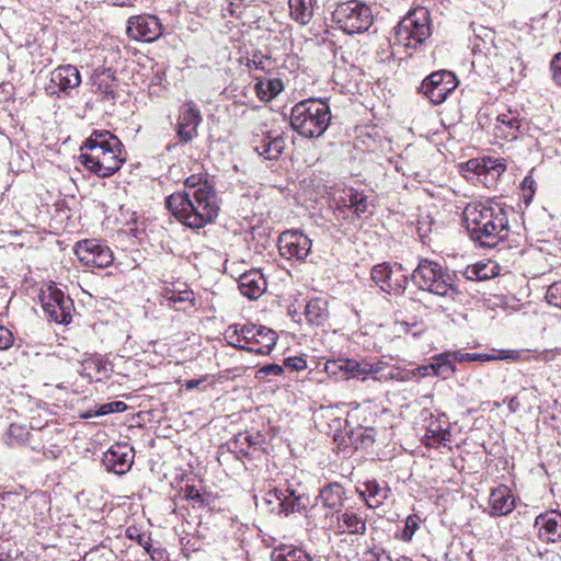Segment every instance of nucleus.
<instances>
[{
    "label": "nucleus",
    "instance_id": "nucleus-1",
    "mask_svg": "<svg viewBox=\"0 0 561 561\" xmlns=\"http://www.w3.org/2000/svg\"><path fill=\"white\" fill-rule=\"evenodd\" d=\"M187 192H176L165 199V206L184 226L201 229L218 216L220 206L214 181L205 174L185 180Z\"/></svg>",
    "mask_w": 561,
    "mask_h": 561
},
{
    "label": "nucleus",
    "instance_id": "nucleus-2",
    "mask_svg": "<svg viewBox=\"0 0 561 561\" xmlns=\"http://www.w3.org/2000/svg\"><path fill=\"white\" fill-rule=\"evenodd\" d=\"M462 215L471 239L483 247H494L507 237V210L500 204L470 203Z\"/></svg>",
    "mask_w": 561,
    "mask_h": 561
},
{
    "label": "nucleus",
    "instance_id": "nucleus-3",
    "mask_svg": "<svg viewBox=\"0 0 561 561\" xmlns=\"http://www.w3.org/2000/svg\"><path fill=\"white\" fill-rule=\"evenodd\" d=\"M79 159L89 171L100 178L117 172L125 161L123 144L108 130H94L80 148Z\"/></svg>",
    "mask_w": 561,
    "mask_h": 561
},
{
    "label": "nucleus",
    "instance_id": "nucleus-4",
    "mask_svg": "<svg viewBox=\"0 0 561 561\" xmlns=\"http://www.w3.org/2000/svg\"><path fill=\"white\" fill-rule=\"evenodd\" d=\"M330 106L319 99H307L295 104L290 112V125L306 138L320 137L331 122Z\"/></svg>",
    "mask_w": 561,
    "mask_h": 561
},
{
    "label": "nucleus",
    "instance_id": "nucleus-5",
    "mask_svg": "<svg viewBox=\"0 0 561 561\" xmlns=\"http://www.w3.org/2000/svg\"><path fill=\"white\" fill-rule=\"evenodd\" d=\"M431 34L428 11L425 8H417L398 23L389 42L392 47L416 49Z\"/></svg>",
    "mask_w": 561,
    "mask_h": 561
},
{
    "label": "nucleus",
    "instance_id": "nucleus-6",
    "mask_svg": "<svg viewBox=\"0 0 561 561\" xmlns=\"http://www.w3.org/2000/svg\"><path fill=\"white\" fill-rule=\"evenodd\" d=\"M332 21L347 34L368 31L373 24L371 9L358 0H350L336 4L332 12Z\"/></svg>",
    "mask_w": 561,
    "mask_h": 561
},
{
    "label": "nucleus",
    "instance_id": "nucleus-7",
    "mask_svg": "<svg viewBox=\"0 0 561 561\" xmlns=\"http://www.w3.org/2000/svg\"><path fill=\"white\" fill-rule=\"evenodd\" d=\"M413 283L422 290L437 296H447L454 291L453 277L440 264L422 259L412 273Z\"/></svg>",
    "mask_w": 561,
    "mask_h": 561
},
{
    "label": "nucleus",
    "instance_id": "nucleus-8",
    "mask_svg": "<svg viewBox=\"0 0 561 561\" xmlns=\"http://www.w3.org/2000/svg\"><path fill=\"white\" fill-rule=\"evenodd\" d=\"M371 279L389 295H402L408 284V276L401 264L383 262L375 265L370 272Z\"/></svg>",
    "mask_w": 561,
    "mask_h": 561
},
{
    "label": "nucleus",
    "instance_id": "nucleus-9",
    "mask_svg": "<svg viewBox=\"0 0 561 561\" xmlns=\"http://www.w3.org/2000/svg\"><path fill=\"white\" fill-rule=\"evenodd\" d=\"M75 253L78 260L88 267L105 268L114 261L112 250L94 239L77 242Z\"/></svg>",
    "mask_w": 561,
    "mask_h": 561
},
{
    "label": "nucleus",
    "instance_id": "nucleus-10",
    "mask_svg": "<svg viewBox=\"0 0 561 561\" xmlns=\"http://www.w3.org/2000/svg\"><path fill=\"white\" fill-rule=\"evenodd\" d=\"M456 76L447 70L430 75L421 84V92L433 103H443L449 93L457 88Z\"/></svg>",
    "mask_w": 561,
    "mask_h": 561
},
{
    "label": "nucleus",
    "instance_id": "nucleus-11",
    "mask_svg": "<svg viewBox=\"0 0 561 561\" xmlns=\"http://www.w3.org/2000/svg\"><path fill=\"white\" fill-rule=\"evenodd\" d=\"M41 301L45 312L53 321L59 324L70 322L73 302L60 289L49 286L42 293Z\"/></svg>",
    "mask_w": 561,
    "mask_h": 561
},
{
    "label": "nucleus",
    "instance_id": "nucleus-12",
    "mask_svg": "<svg viewBox=\"0 0 561 561\" xmlns=\"http://www.w3.org/2000/svg\"><path fill=\"white\" fill-rule=\"evenodd\" d=\"M81 83L80 72L73 65H62L50 72L49 82L45 91L50 96L62 98Z\"/></svg>",
    "mask_w": 561,
    "mask_h": 561
},
{
    "label": "nucleus",
    "instance_id": "nucleus-13",
    "mask_svg": "<svg viewBox=\"0 0 561 561\" xmlns=\"http://www.w3.org/2000/svg\"><path fill=\"white\" fill-rule=\"evenodd\" d=\"M277 247L284 259L301 262L310 253L312 241L301 231L287 230L278 237Z\"/></svg>",
    "mask_w": 561,
    "mask_h": 561
},
{
    "label": "nucleus",
    "instance_id": "nucleus-14",
    "mask_svg": "<svg viewBox=\"0 0 561 561\" xmlns=\"http://www.w3.org/2000/svg\"><path fill=\"white\" fill-rule=\"evenodd\" d=\"M367 508L364 506H347L336 511V534L363 536L367 531Z\"/></svg>",
    "mask_w": 561,
    "mask_h": 561
},
{
    "label": "nucleus",
    "instance_id": "nucleus-15",
    "mask_svg": "<svg viewBox=\"0 0 561 561\" xmlns=\"http://www.w3.org/2000/svg\"><path fill=\"white\" fill-rule=\"evenodd\" d=\"M126 32L135 41L151 43L162 35V24L156 15L151 14L130 16Z\"/></svg>",
    "mask_w": 561,
    "mask_h": 561
},
{
    "label": "nucleus",
    "instance_id": "nucleus-16",
    "mask_svg": "<svg viewBox=\"0 0 561 561\" xmlns=\"http://www.w3.org/2000/svg\"><path fill=\"white\" fill-rule=\"evenodd\" d=\"M60 432L57 427L45 425L33 432L31 437V449L42 454L45 459H56L61 454L59 445Z\"/></svg>",
    "mask_w": 561,
    "mask_h": 561
},
{
    "label": "nucleus",
    "instance_id": "nucleus-17",
    "mask_svg": "<svg viewBox=\"0 0 561 561\" xmlns=\"http://www.w3.org/2000/svg\"><path fill=\"white\" fill-rule=\"evenodd\" d=\"M202 122L201 111L193 101L185 102L179 110L176 134L181 141L188 142L197 136Z\"/></svg>",
    "mask_w": 561,
    "mask_h": 561
},
{
    "label": "nucleus",
    "instance_id": "nucleus-18",
    "mask_svg": "<svg viewBox=\"0 0 561 561\" xmlns=\"http://www.w3.org/2000/svg\"><path fill=\"white\" fill-rule=\"evenodd\" d=\"M102 462L108 471L124 474L131 468L134 450L125 445L113 446L104 454Z\"/></svg>",
    "mask_w": 561,
    "mask_h": 561
},
{
    "label": "nucleus",
    "instance_id": "nucleus-19",
    "mask_svg": "<svg viewBox=\"0 0 561 561\" xmlns=\"http://www.w3.org/2000/svg\"><path fill=\"white\" fill-rule=\"evenodd\" d=\"M535 527L538 529V535L546 541L561 540V514L557 511L540 514L535 519Z\"/></svg>",
    "mask_w": 561,
    "mask_h": 561
},
{
    "label": "nucleus",
    "instance_id": "nucleus-20",
    "mask_svg": "<svg viewBox=\"0 0 561 561\" xmlns=\"http://www.w3.org/2000/svg\"><path fill=\"white\" fill-rule=\"evenodd\" d=\"M490 513L492 516H505L515 508V497L506 485L493 489L489 496Z\"/></svg>",
    "mask_w": 561,
    "mask_h": 561
},
{
    "label": "nucleus",
    "instance_id": "nucleus-21",
    "mask_svg": "<svg viewBox=\"0 0 561 561\" xmlns=\"http://www.w3.org/2000/svg\"><path fill=\"white\" fill-rule=\"evenodd\" d=\"M239 290L249 299H257L266 289L264 276L256 270L243 273L238 279Z\"/></svg>",
    "mask_w": 561,
    "mask_h": 561
},
{
    "label": "nucleus",
    "instance_id": "nucleus-22",
    "mask_svg": "<svg viewBox=\"0 0 561 561\" xmlns=\"http://www.w3.org/2000/svg\"><path fill=\"white\" fill-rule=\"evenodd\" d=\"M343 364V377L357 378L365 380L369 375L377 374L381 370L379 364H373L367 360L358 362L356 359L341 358Z\"/></svg>",
    "mask_w": 561,
    "mask_h": 561
},
{
    "label": "nucleus",
    "instance_id": "nucleus-23",
    "mask_svg": "<svg viewBox=\"0 0 561 561\" xmlns=\"http://www.w3.org/2000/svg\"><path fill=\"white\" fill-rule=\"evenodd\" d=\"M455 359L459 363L463 362H491L501 359L516 360L519 357V352L515 350L495 351L491 354L486 353H463L460 351L454 352Z\"/></svg>",
    "mask_w": 561,
    "mask_h": 561
},
{
    "label": "nucleus",
    "instance_id": "nucleus-24",
    "mask_svg": "<svg viewBox=\"0 0 561 561\" xmlns=\"http://www.w3.org/2000/svg\"><path fill=\"white\" fill-rule=\"evenodd\" d=\"M426 437L433 443L447 447L451 443L450 424L445 414L431 420L426 428Z\"/></svg>",
    "mask_w": 561,
    "mask_h": 561
},
{
    "label": "nucleus",
    "instance_id": "nucleus-25",
    "mask_svg": "<svg viewBox=\"0 0 561 561\" xmlns=\"http://www.w3.org/2000/svg\"><path fill=\"white\" fill-rule=\"evenodd\" d=\"M455 359L454 352L442 353L433 358V362L424 366V370L426 375H433L437 377H442L443 379L449 378L455 371Z\"/></svg>",
    "mask_w": 561,
    "mask_h": 561
},
{
    "label": "nucleus",
    "instance_id": "nucleus-26",
    "mask_svg": "<svg viewBox=\"0 0 561 561\" xmlns=\"http://www.w3.org/2000/svg\"><path fill=\"white\" fill-rule=\"evenodd\" d=\"M286 147V139L283 134L272 135L268 133L254 150L267 160L277 159Z\"/></svg>",
    "mask_w": 561,
    "mask_h": 561
},
{
    "label": "nucleus",
    "instance_id": "nucleus-27",
    "mask_svg": "<svg viewBox=\"0 0 561 561\" xmlns=\"http://www.w3.org/2000/svg\"><path fill=\"white\" fill-rule=\"evenodd\" d=\"M468 164L473 165L479 176L484 175L485 181L495 182L497 178L505 171L506 167L503 162L491 157H484L480 161L470 160Z\"/></svg>",
    "mask_w": 561,
    "mask_h": 561
},
{
    "label": "nucleus",
    "instance_id": "nucleus-28",
    "mask_svg": "<svg viewBox=\"0 0 561 561\" xmlns=\"http://www.w3.org/2000/svg\"><path fill=\"white\" fill-rule=\"evenodd\" d=\"M256 336L253 340L251 346L248 347V352L267 355L272 352L277 341V333L264 325H259Z\"/></svg>",
    "mask_w": 561,
    "mask_h": 561
},
{
    "label": "nucleus",
    "instance_id": "nucleus-29",
    "mask_svg": "<svg viewBox=\"0 0 561 561\" xmlns=\"http://www.w3.org/2000/svg\"><path fill=\"white\" fill-rule=\"evenodd\" d=\"M279 514L288 515L290 513L300 512L307 505L308 499L291 486L282 489Z\"/></svg>",
    "mask_w": 561,
    "mask_h": 561
},
{
    "label": "nucleus",
    "instance_id": "nucleus-30",
    "mask_svg": "<svg viewBox=\"0 0 561 561\" xmlns=\"http://www.w3.org/2000/svg\"><path fill=\"white\" fill-rule=\"evenodd\" d=\"M519 131V119L512 112L497 115L495 136L505 140H514Z\"/></svg>",
    "mask_w": 561,
    "mask_h": 561
},
{
    "label": "nucleus",
    "instance_id": "nucleus-31",
    "mask_svg": "<svg viewBox=\"0 0 561 561\" xmlns=\"http://www.w3.org/2000/svg\"><path fill=\"white\" fill-rule=\"evenodd\" d=\"M305 317L312 325H323L329 319L328 301L320 297L310 299L305 306Z\"/></svg>",
    "mask_w": 561,
    "mask_h": 561
},
{
    "label": "nucleus",
    "instance_id": "nucleus-32",
    "mask_svg": "<svg viewBox=\"0 0 561 561\" xmlns=\"http://www.w3.org/2000/svg\"><path fill=\"white\" fill-rule=\"evenodd\" d=\"M33 433L24 424L12 423L3 434V442L9 447H20L28 445L31 447V437Z\"/></svg>",
    "mask_w": 561,
    "mask_h": 561
},
{
    "label": "nucleus",
    "instance_id": "nucleus-33",
    "mask_svg": "<svg viewBox=\"0 0 561 561\" xmlns=\"http://www.w3.org/2000/svg\"><path fill=\"white\" fill-rule=\"evenodd\" d=\"M92 80L96 92L102 93L107 100L116 99L115 77L111 69L95 71Z\"/></svg>",
    "mask_w": 561,
    "mask_h": 561
},
{
    "label": "nucleus",
    "instance_id": "nucleus-34",
    "mask_svg": "<svg viewBox=\"0 0 561 561\" xmlns=\"http://www.w3.org/2000/svg\"><path fill=\"white\" fill-rule=\"evenodd\" d=\"M360 497L365 501L368 508L378 507L387 497V491L380 488L377 481H367L357 489Z\"/></svg>",
    "mask_w": 561,
    "mask_h": 561
},
{
    "label": "nucleus",
    "instance_id": "nucleus-35",
    "mask_svg": "<svg viewBox=\"0 0 561 561\" xmlns=\"http://www.w3.org/2000/svg\"><path fill=\"white\" fill-rule=\"evenodd\" d=\"M345 196L343 197V203L345 207L353 208L354 213L357 217L366 213H370L369 207L371 206L368 201V196L363 192L350 187L345 192Z\"/></svg>",
    "mask_w": 561,
    "mask_h": 561
},
{
    "label": "nucleus",
    "instance_id": "nucleus-36",
    "mask_svg": "<svg viewBox=\"0 0 561 561\" xmlns=\"http://www.w3.org/2000/svg\"><path fill=\"white\" fill-rule=\"evenodd\" d=\"M314 0H288L290 16L301 25L308 24L314 11Z\"/></svg>",
    "mask_w": 561,
    "mask_h": 561
},
{
    "label": "nucleus",
    "instance_id": "nucleus-37",
    "mask_svg": "<svg viewBox=\"0 0 561 561\" xmlns=\"http://www.w3.org/2000/svg\"><path fill=\"white\" fill-rule=\"evenodd\" d=\"M163 298L169 307L182 311H186L187 309L194 307L195 301L194 293L190 289L181 291L170 290L164 294Z\"/></svg>",
    "mask_w": 561,
    "mask_h": 561
},
{
    "label": "nucleus",
    "instance_id": "nucleus-38",
    "mask_svg": "<svg viewBox=\"0 0 561 561\" xmlns=\"http://www.w3.org/2000/svg\"><path fill=\"white\" fill-rule=\"evenodd\" d=\"M284 89L280 79L259 80L255 83V92L261 101L268 102L277 96Z\"/></svg>",
    "mask_w": 561,
    "mask_h": 561
},
{
    "label": "nucleus",
    "instance_id": "nucleus-39",
    "mask_svg": "<svg viewBox=\"0 0 561 561\" xmlns=\"http://www.w3.org/2000/svg\"><path fill=\"white\" fill-rule=\"evenodd\" d=\"M344 489L339 483H330L320 492V500L328 508H337L343 503Z\"/></svg>",
    "mask_w": 561,
    "mask_h": 561
},
{
    "label": "nucleus",
    "instance_id": "nucleus-40",
    "mask_svg": "<svg viewBox=\"0 0 561 561\" xmlns=\"http://www.w3.org/2000/svg\"><path fill=\"white\" fill-rule=\"evenodd\" d=\"M272 561H311L310 557L301 549L294 547H280L271 556Z\"/></svg>",
    "mask_w": 561,
    "mask_h": 561
},
{
    "label": "nucleus",
    "instance_id": "nucleus-41",
    "mask_svg": "<svg viewBox=\"0 0 561 561\" xmlns=\"http://www.w3.org/2000/svg\"><path fill=\"white\" fill-rule=\"evenodd\" d=\"M376 432L373 427H359L352 432L351 440L355 448H368L375 443Z\"/></svg>",
    "mask_w": 561,
    "mask_h": 561
},
{
    "label": "nucleus",
    "instance_id": "nucleus-42",
    "mask_svg": "<svg viewBox=\"0 0 561 561\" xmlns=\"http://www.w3.org/2000/svg\"><path fill=\"white\" fill-rule=\"evenodd\" d=\"M283 488H274L268 490L263 496L262 501L266 505L267 510L272 513L279 514L280 497Z\"/></svg>",
    "mask_w": 561,
    "mask_h": 561
},
{
    "label": "nucleus",
    "instance_id": "nucleus-43",
    "mask_svg": "<svg viewBox=\"0 0 561 561\" xmlns=\"http://www.w3.org/2000/svg\"><path fill=\"white\" fill-rule=\"evenodd\" d=\"M480 34H477V39L481 41V44H474L473 45V51H485L490 53V46L493 44L494 41V32L490 28L481 27Z\"/></svg>",
    "mask_w": 561,
    "mask_h": 561
},
{
    "label": "nucleus",
    "instance_id": "nucleus-44",
    "mask_svg": "<svg viewBox=\"0 0 561 561\" xmlns=\"http://www.w3.org/2000/svg\"><path fill=\"white\" fill-rule=\"evenodd\" d=\"M224 336L229 345L240 348V350H243V351H248L249 346L243 344V342L241 340V335H239L238 324L229 325L226 329Z\"/></svg>",
    "mask_w": 561,
    "mask_h": 561
},
{
    "label": "nucleus",
    "instance_id": "nucleus-45",
    "mask_svg": "<svg viewBox=\"0 0 561 561\" xmlns=\"http://www.w3.org/2000/svg\"><path fill=\"white\" fill-rule=\"evenodd\" d=\"M259 325L253 323L238 324L239 335L244 345L251 346L256 336Z\"/></svg>",
    "mask_w": 561,
    "mask_h": 561
},
{
    "label": "nucleus",
    "instance_id": "nucleus-46",
    "mask_svg": "<svg viewBox=\"0 0 561 561\" xmlns=\"http://www.w3.org/2000/svg\"><path fill=\"white\" fill-rule=\"evenodd\" d=\"M126 537L136 540L147 552H150V537L146 534H140L138 528L130 526L126 529Z\"/></svg>",
    "mask_w": 561,
    "mask_h": 561
},
{
    "label": "nucleus",
    "instance_id": "nucleus-47",
    "mask_svg": "<svg viewBox=\"0 0 561 561\" xmlns=\"http://www.w3.org/2000/svg\"><path fill=\"white\" fill-rule=\"evenodd\" d=\"M363 561H392V559L383 549L374 547L363 553Z\"/></svg>",
    "mask_w": 561,
    "mask_h": 561
},
{
    "label": "nucleus",
    "instance_id": "nucleus-48",
    "mask_svg": "<svg viewBox=\"0 0 561 561\" xmlns=\"http://www.w3.org/2000/svg\"><path fill=\"white\" fill-rule=\"evenodd\" d=\"M546 299L549 305L561 308V283H554L548 287Z\"/></svg>",
    "mask_w": 561,
    "mask_h": 561
},
{
    "label": "nucleus",
    "instance_id": "nucleus-49",
    "mask_svg": "<svg viewBox=\"0 0 561 561\" xmlns=\"http://www.w3.org/2000/svg\"><path fill=\"white\" fill-rule=\"evenodd\" d=\"M419 528V517L415 515H410L405 520V526L402 531V540L410 541L415 533V530Z\"/></svg>",
    "mask_w": 561,
    "mask_h": 561
},
{
    "label": "nucleus",
    "instance_id": "nucleus-50",
    "mask_svg": "<svg viewBox=\"0 0 561 561\" xmlns=\"http://www.w3.org/2000/svg\"><path fill=\"white\" fill-rule=\"evenodd\" d=\"M127 409V404L123 401H112L104 403L99 408L98 414L105 415L113 412H123Z\"/></svg>",
    "mask_w": 561,
    "mask_h": 561
},
{
    "label": "nucleus",
    "instance_id": "nucleus-51",
    "mask_svg": "<svg viewBox=\"0 0 561 561\" xmlns=\"http://www.w3.org/2000/svg\"><path fill=\"white\" fill-rule=\"evenodd\" d=\"M13 343V333L8 328L0 325V351L9 350Z\"/></svg>",
    "mask_w": 561,
    "mask_h": 561
},
{
    "label": "nucleus",
    "instance_id": "nucleus-52",
    "mask_svg": "<svg viewBox=\"0 0 561 561\" xmlns=\"http://www.w3.org/2000/svg\"><path fill=\"white\" fill-rule=\"evenodd\" d=\"M283 367L289 368L294 371H301L307 368V362L299 356L288 357L284 360Z\"/></svg>",
    "mask_w": 561,
    "mask_h": 561
},
{
    "label": "nucleus",
    "instance_id": "nucleus-53",
    "mask_svg": "<svg viewBox=\"0 0 561 561\" xmlns=\"http://www.w3.org/2000/svg\"><path fill=\"white\" fill-rule=\"evenodd\" d=\"M550 68L553 75V80L561 85V53L557 54L551 60Z\"/></svg>",
    "mask_w": 561,
    "mask_h": 561
},
{
    "label": "nucleus",
    "instance_id": "nucleus-54",
    "mask_svg": "<svg viewBox=\"0 0 561 561\" xmlns=\"http://www.w3.org/2000/svg\"><path fill=\"white\" fill-rule=\"evenodd\" d=\"M284 371V367L278 364H268L263 367H261L257 371L259 375L262 377L268 376V375H275L278 376Z\"/></svg>",
    "mask_w": 561,
    "mask_h": 561
},
{
    "label": "nucleus",
    "instance_id": "nucleus-55",
    "mask_svg": "<svg viewBox=\"0 0 561 561\" xmlns=\"http://www.w3.org/2000/svg\"><path fill=\"white\" fill-rule=\"evenodd\" d=\"M340 362H341V358L328 360L324 365V370L329 375H335V376L339 374L343 375V368H342L343 364Z\"/></svg>",
    "mask_w": 561,
    "mask_h": 561
},
{
    "label": "nucleus",
    "instance_id": "nucleus-56",
    "mask_svg": "<svg viewBox=\"0 0 561 561\" xmlns=\"http://www.w3.org/2000/svg\"><path fill=\"white\" fill-rule=\"evenodd\" d=\"M184 494L187 500H192L195 502H203V496L199 490L195 485H186L184 489Z\"/></svg>",
    "mask_w": 561,
    "mask_h": 561
},
{
    "label": "nucleus",
    "instance_id": "nucleus-57",
    "mask_svg": "<svg viewBox=\"0 0 561 561\" xmlns=\"http://www.w3.org/2000/svg\"><path fill=\"white\" fill-rule=\"evenodd\" d=\"M150 558L152 561H169V556L164 549L161 548H152L150 546Z\"/></svg>",
    "mask_w": 561,
    "mask_h": 561
},
{
    "label": "nucleus",
    "instance_id": "nucleus-58",
    "mask_svg": "<svg viewBox=\"0 0 561 561\" xmlns=\"http://www.w3.org/2000/svg\"><path fill=\"white\" fill-rule=\"evenodd\" d=\"M465 276L470 280H479V264L468 266L465 271Z\"/></svg>",
    "mask_w": 561,
    "mask_h": 561
},
{
    "label": "nucleus",
    "instance_id": "nucleus-59",
    "mask_svg": "<svg viewBox=\"0 0 561 561\" xmlns=\"http://www.w3.org/2000/svg\"><path fill=\"white\" fill-rule=\"evenodd\" d=\"M202 382L203 379H191L186 380L183 386L185 387L186 390H193L197 388Z\"/></svg>",
    "mask_w": 561,
    "mask_h": 561
},
{
    "label": "nucleus",
    "instance_id": "nucleus-60",
    "mask_svg": "<svg viewBox=\"0 0 561 561\" xmlns=\"http://www.w3.org/2000/svg\"><path fill=\"white\" fill-rule=\"evenodd\" d=\"M479 280H482V279H486L489 278V273H488V265L485 264H479Z\"/></svg>",
    "mask_w": 561,
    "mask_h": 561
},
{
    "label": "nucleus",
    "instance_id": "nucleus-61",
    "mask_svg": "<svg viewBox=\"0 0 561 561\" xmlns=\"http://www.w3.org/2000/svg\"><path fill=\"white\" fill-rule=\"evenodd\" d=\"M507 407L510 409L511 412H516L518 407H519V402L517 400V398L515 397H512L510 400H508V403H507Z\"/></svg>",
    "mask_w": 561,
    "mask_h": 561
},
{
    "label": "nucleus",
    "instance_id": "nucleus-62",
    "mask_svg": "<svg viewBox=\"0 0 561 561\" xmlns=\"http://www.w3.org/2000/svg\"><path fill=\"white\" fill-rule=\"evenodd\" d=\"M252 64H253L255 69L265 70V61L263 59H260L257 61L255 59H253Z\"/></svg>",
    "mask_w": 561,
    "mask_h": 561
},
{
    "label": "nucleus",
    "instance_id": "nucleus-63",
    "mask_svg": "<svg viewBox=\"0 0 561 561\" xmlns=\"http://www.w3.org/2000/svg\"><path fill=\"white\" fill-rule=\"evenodd\" d=\"M135 0H115L116 5H131Z\"/></svg>",
    "mask_w": 561,
    "mask_h": 561
},
{
    "label": "nucleus",
    "instance_id": "nucleus-64",
    "mask_svg": "<svg viewBox=\"0 0 561 561\" xmlns=\"http://www.w3.org/2000/svg\"><path fill=\"white\" fill-rule=\"evenodd\" d=\"M240 438H244L245 440L249 442V444H253V442L251 440V437L249 435H240Z\"/></svg>",
    "mask_w": 561,
    "mask_h": 561
}]
</instances>
